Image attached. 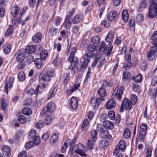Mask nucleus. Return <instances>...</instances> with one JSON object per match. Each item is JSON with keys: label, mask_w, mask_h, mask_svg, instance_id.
<instances>
[{"label": "nucleus", "mask_w": 157, "mask_h": 157, "mask_svg": "<svg viewBox=\"0 0 157 157\" xmlns=\"http://www.w3.org/2000/svg\"><path fill=\"white\" fill-rule=\"evenodd\" d=\"M124 89V86H123L120 87L117 86L115 88L111 98L106 104L105 106L107 109H112L116 106V102L114 98H116L118 101H120L123 95Z\"/></svg>", "instance_id": "obj_1"}, {"label": "nucleus", "mask_w": 157, "mask_h": 157, "mask_svg": "<svg viewBox=\"0 0 157 157\" xmlns=\"http://www.w3.org/2000/svg\"><path fill=\"white\" fill-rule=\"evenodd\" d=\"M153 46L151 47L147 53V59L149 61L153 60L157 55V39H151Z\"/></svg>", "instance_id": "obj_2"}, {"label": "nucleus", "mask_w": 157, "mask_h": 157, "mask_svg": "<svg viewBox=\"0 0 157 157\" xmlns=\"http://www.w3.org/2000/svg\"><path fill=\"white\" fill-rule=\"evenodd\" d=\"M71 149L72 152H74L82 156H86L85 147L82 144L79 143L78 145L73 146Z\"/></svg>", "instance_id": "obj_3"}, {"label": "nucleus", "mask_w": 157, "mask_h": 157, "mask_svg": "<svg viewBox=\"0 0 157 157\" xmlns=\"http://www.w3.org/2000/svg\"><path fill=\"white\" fill-rule=\"evenodd\" d=\"M140 129L138 134V138L141 142H143L145 136L147 134V131L148 128L147 124L143 123L140 127Z\"/></svg>", "instance_id": "obj_4"}, {"label": "nucleus", "mask_w": 157, "mask_h": 157, "mask_svg": "<svg viewBox=\"0 0 157 157\" xmlns=\"http://www.w3.org/2000/svg\"><path fill=\"white\" fill-rule=\"evenodd\" d=\"M90 59L88 58H85L83 61V63H77L75 64L76 67L77 69L79 71H83L87 68L88 63L90 62Z\"/></svg>", "instance_id": "obj_5"}, {"label": "nucleus", "mask_w": 157, "mask_h": 157, "mask_svg": "<svg viewBox=\"0 0 157 157\" xmlns=\"http://www.w3.org/2000/svg\"><path fill=\"white\" fill-rule=\"evenodd\" d=\"M105 101L104 98H97L93 97L90 100V105L94 109L98 108L100 103Z\"/></svg>", "instance_id": "obj_6"}, {"label": "nucleus", "mask_w": 157, "mask_h": 157, "mask_svg": "<svg viewBox=\"0 0 157 157\" xmlns=\"http://www.w3.org/2000/svg\"><path fill=\"white\" fill-rule=\"evenodd\" d=\"M132 105H133L132 104V103L129 99L125 98L122 102L120 109V111L123 112L124 110V108L128 110H130L131 109Z\"/></svg>", "instance_id": "obj_7"}, {"label": "nucleus", "mask_w": 157, "mask_h": 157, "mask_svg": "<svg viewBox=\"0 0 157 157\" xmlns=\"http://www.w3.org/2000/svg\"><path fill=\"white\" fill-rule=\"evenodd\" d=\"M157 14V5L155 4H151L150 6L148 17L151 18H154Z\"/></svg>", "instance_id": "obj_8"}, {"label": "nucleus", "mask_w": 157, "mask_h": 157, "mask_svg": "<svg viewBox=\"0 0 157 157\" xmlns=\"http://www.w3.org/2000/svg\"><path fill=\"white\" fill-rule=\"evenodd\" d=\"M27 7H24L21 10L20 14V17L19 18V23L23 25H25V21L28 20L29 18V16H27L25 19H23V17H22L23 14L26 13V11L27 10Z\"/></svg>", "instance_id": "obj_9"}, {"label": "nucleus", "mask_w": 157, "mask_h": 157, "mask_svg": "<svg viewBox=\"0 0 157 157\" xmlns=\"http://www.w3.org/2000/svg\"><path fill=\"white\" fill-rule=\"evenodd\" d=\"M71 53L69 57L68 60L72 65L73 63H76L78 61V59L76 57H75V54L76 52V48L74 47L71 49Z\"/></svg>", "instance_id": "obj_10"}, {"label": "nucleus", "mask_w": 157, "mask_h": 157, "mask_svg": "<svg viewBox=\"0 0 157 157\" xmlns=\"http://www.w3.org/2000/svg\"><path fill=\"white\" fill-rule=\"evenodd\" d=\"M114 32L113 31L111 30L109 31L105 38V41L109 43V45L111 46L112 44L113 40L114 38Z\"/></svg>", "instance_id": "obj_11"}, {"label": "nucleus", "mask_w": 157, "mask_h": 157, "mask_svg": "<svg viewBox=\"0 0 157 157\" xmlns=\"http://www.w3.org/2000/svg\"><path fill=\"white\" fill-rule=\"evenodd\" d=\"M25 55V52L24 49L21 50L17 54L16 58L17 61L19 63H22L24 60Z\"/></svg>", "instance_id": "obj_12"}, {"label": "nucleus", "mask_w": 157, "mask_h": 157, "mask_svg": "<svg viewBox=\"0 0 157 157\" xmlns=\"http://www.w3.org/2000/svg\"><path fill=\"white\" fill-rule=\"evenodd\" d=\"M14 81V78L13 77H10L8 82H7L5 85V91L6 94H8V89H11L12 86L13 82Z\"/></svg>", "instance_id": "obj_13"}, {"label": "nucleus", "mask_w": 157, "mask_h": 157, "mask_svg": "<svg viewBox=\"0 0 157 157\" xmlns=\"http://www.w3.org/2000/svg\"><path fill=\"white\" fill-rule=\"evenodd\" d=\"M70 107L73 109H76L78 106V101L77 99L75 97H72L70 102Z\"/></svg>", "instance_id": "obj_14"}, {"label": "nucleus", "mask_w": 157, "mask_h": 157, "mask_svg": "<svg viewBox=\"0 0 157 157\" xmlns=\"http://www.w3.org/2000/svg\"><path fill=\"white\" fill-rule=\"evenodd\" d=\"M2 152L5 157H9L10 155L11 149L8 146H4L2 148Z\"/></svg>", "instance_id": "obj_15"}, {"label": "nucleus", "mask_w": 157, "mask_h": 157, "mask_svg": "<svg viewBox=\"0 0 157 157\" xmlns=\"http://www.w3.org/2000/svg\"><path fill=\"white\" fill-rule=\"evenodd\" d=\"M131 74L128 71H124L123 74L122 81L125 82H129L130 79Z\"/></svg>", "instance_id": "obj_16"}, {"label": "nucleus", "mask_w": 157, "mask_h": 157, "mask_svg": "<svg viewBox=\"0 0 157 157\" xmlns=\"http://www.w3.org/2000/svg\"><path fill=\"white\" fill-rule=\"evenodd\" d=\"M84 18L82 14H79L76 15L72 19V22L73 24H77L78 23Z\"/></svg>", "instance_id": "obj_17"}, {"label": "nucleus", "mask_w": 157, "mask_h": 157, "mask_svg": "<svg viewBox=\"0 0 157 157\" xmlns=\"http://www.w3.org/2000/svg\"><path fill=\"white\" fill-rule=\"evenodd\" d=\"M90 121L87 119H86L83 122L82 126V130L84 132H86L88 129L89 126Z\"/></svg>", "instance_id": "obj_18"}, {"label": "nucleus", "mask_w": 157, "mask_h": 157, "mask_svg": "<svg viewBox=\"0 0 157 157\" xmlns=\"http://www.w3.org/2000/svg\"><path fill=\"white\" fill-rule=\"evenodd\" d=\"M56 108L55 104L52 102H49L47 105V110L48 112H53Z\"/></svg>", "instance_id": "obj_19"}, {"label": "nucleus", "mask_w": 157, "mask_h": 157, "mask_svg": "<svg viewBox=\"0 0 157 157\" xmlns=\"http://www.w3.org/2000/svg\"><path fill=\"white\" fill-rule=\"evenodd\" d=\"M20 10L19 7L17 6H13L11 10V13L13 17H16L19 13Z\"/></svg>", "instance_id": "obj_20"}, {"label": "nucleus", "mask_w": 157, "mask_h": 157, "mask_svg": "<svg viewBox=\"0 0 157 157\" xmlns=\"http://www.w3.org/2000/svg\"><path fill=\"white\" fill-rule=\"evenodd\" d=\"M117 14V13L116 11H111L108 14L107 18L108 20L110 21H113L116 18Z\"/></svg>", "instance_id": "obj_21"}, {"label": "nucleus", "mask_w": 157, "mask_h": 157, "mask_svg": "<svg viewBox=\"0 0 157 157\" xmlns=\"http://www.w3.org/2000/svg\"><path fill=\"white\" fill-rule=\"evenodd\" d=\"M98 50L100 52H106L107 50V47L106 46V44L104 41H101L100 43Z\"/></svg>", "instance_id": "obj_22"}, {"label": "nucleus", "mask_w": 157, "mask_h": 157, "mask_svg": "<svg viewBox=\"0 0 157 157\" xmlns=\"http://www.w3.org/2000/svg\"><path fill=\"white\" fill-rule=\"evenodd\" d=\"M63 63L62 58L58 56L54 59L53 64L55 66H59L62 65Z\"/></svg>", "instance_id": "obj_23"}, {"label": "nucleus", "mask_w": 157, "mask_h": 157, "mask_svg": "<svg viewBox=\"0 0 157 157\" xmlns=\"http://www.w3.org/2000/svg\"><path fill=\"white\" fill-rule=\"evenodd\" d=\"M54 118V116L52 114L49 115L45 117L44 119L45 124L46 125L50 124Z\"/></svg>", "instance_id": "obj_24"}, {"label": "nucleus", "mask_w": 157, "mask_h": 157, "mask_svg": "<svg viewBox=\"0 0 157 157\" xmlns=\"http://www.w3.org/2000/svg\"><path fill=\"white\" fill-rule=\"evenodd\" d=\"M36 49V46L34 45H29L26 46L25 51V53L32 54L34 52Z\"/></svg>", "instance_id": "obj_25"}, {"label": "nucleus", "mask_w": 157, "mask_h": 157, "mask_svg": "<svg viewBox=\"0 0 157 157\" xmlns=\"http://www.w3.org/2000/svg\"><path fill=\"white\" fill-rule=\"evenodd\" d=\"M72 25L71 21L67 18H66L62 25L65 29H67L71 28Z\"/></svg>", "instance_id": "obj_26"}, {"label": "nucleus", "mask_w": 157, "mask_h": 157, "mask_svg": "<svg viewBox=\"0 0 157 157\" xmlns=\"http://www.w3.org/2000/svg\"><path fill=\"white\" fill-rule=\"evenodd\" d=\"M97 93L98 95L101 98H104L107 95L105 90L102 87H100L99 88Z\"/></svg>", "instance_id": "obj_27"}, {"label": "nucleus", "mask_w": 157, "mask_h": 157, "mask_svg": "<svg viewBox=\"0 0 157 157\" xmlns=\"http://www.w3.org/2000/svg\"><path fill=\"white\" fill-rule=\"evenodd\" d=\"M42 38L41 34L39 33H37L33 36V40L34 42L37 43L41 41Z\"/></svg>", "instance_id": "obj_28"}, {"label": "nucleus", "mask_w": 157, "mask_h": 157, "mask_svg": "<svg viewBox=\"0 0 157 157\" xmlns=\"http://www.w3.org/2000/svg\"><path fill=\"white\" fill-rule=\"evenodd\" d=\"M59 139V136L57 133L53 134L51 136L50 143L52 145L55 144L58 141Z\"/></svg>", "instance_id": "obj_29"}, {"label": "nucleus", "mask_w": 157, "mask_h": 157, "mask_svg": "<svg viewBox=\"0 0 157 157\" xmlns=\"http://www.w3.org/2000/svg\"><path fill=\"white\" fill-rule=\"evenodd\" d=\"M100 136L104 138H107L110 139L112 138V136L109 133V131L106 129L101 133Z\"/></svg>", "instance_id": "obj_30"}, {"label": "nucleus", "mask_w": 157, "mask_h": 157, "mask_svg": "<svg viewBox=\"0 0 157 157\" xmlns=\"http://www.w3.org/2000/svg\"><path fill=\"white\" fill-rule=\"evenodd\" d=\"M44 70L46 71V74L50 76V77H52L53 76L54 71L52 68L48 67L47 66L45 68Z\"/></svg>", "instance_id": "obj_31"}, {"label": "nucleus", "mask_w": 157, "mask_h": 157, "mask_svg": "<svg viewBox=\"0 0 157 157\" xmlns=\"http://www.w3.org/2000/svg\"><path fill=\"white\" fill-rule=\"evenodd\" d=\"M104 125L105 128H107L109 129H111L113 128L114 125L112 122L107 121H105L104 122Z\"/></svg>", "instance_id": "obj_32"}, {"label": "nucleus", "mask_w": 157, "mask_h": 157, "mask_svg": "<svg viewBox=\"0 0 157 157\" xmlns=\"http://www.w3.org/2000/svg\"><path fill=\"white\" fill-rule=\"evenodd\" d=\"M58 29L54 27H51L49 30V34L51 36L56 35L58 32Z\"/></svg>", "instance_id": "obj_33"}, {"label": "nucleus", "mask_w": 157, "mask_h": 157, "mask_svg": "<svg viewBox=\"0 0 157 157\" xmlns=\"http://www.w3.org/2000/svg\"><path fill=\"white\" fill-rule=\"evenodd\" d=\"M116 147L119 148L121 151H123L125 150L126 147V143L123 140H121L119 143V145Z\"/></svg>", "instance_id": "obj_34"}, {"label": "nucleus", "mask_w": 157, "mask_h": 157, "mask_svg": "<svg viewBox=\"0 0 157 157\" xmlns=\"http://www.w3.org/2000/svg\"><path fill=\"white\" fill-rule=\"evenodd\" d=\"M122 19L125 21H128L129 18V14L127 10H123L122 14Z\"/></svg>", "instance_id": "obj_35"}, {"label": "nucleus", "mask_w": 157, "mask_h": 157, "mask_svg": "<svg viewBox=\"0 0 157 157\" xmlns=\"http://www.w3.org/2000/svg\"><path fill=\"white\" fill-rule=\"evenodd\" d=\"M101 57V55L100 53H97L96 54V57L91 64V66L92 67H94L96 66L97 63L99 61Z\"/></svg>", "instance_id": "obj_36"}, {"label": "nucleus", "mask_w": 157, "mask_h": 157, "mask_svg": "<svg viewBox=\"0 0 157 157\" xmlns=\"http://www.w3.org/2000/svg\"><path fill=\"white\" fill-rule=\"evenodd\" d=\"M34 63L38 69H40L42 66V59L40 58H37L34 61Z\"/></svg>", "instance_id": "obj_37"}, {"label": "nucleus", "mask_w": 157, "mask_h": 157, "mask_svg": "<svg viewBox=\"0 0 157 157\" xmlns=\"http://www.w3.org/2000/svg\"><path fill=\"white\" fill-rule=\"evenodd\" d=\"M131 133L130 131L128 128H126L124 130L123 136L126 139H128L130 136Z\"/></svg>", "instance_id": "obj_38"}, {"label": "nucleus", "mask_w": 157, "mask_h": 157, "mask_svg": "<svg viewBox=\"0 0 157 157\" xmlns=\"http://www.w3.org/2000/svg\"><path fill=\"white\" fill-rule=\"evenodd\" d=\"M62 21L61 18L59 17H56L54 19L53 21L55 25L57 26L60 25Z\"/></svg>", "instance_id": "obj_39"}, {"label": "nucleus", "mask_w": 157, "mask_h": 157, "mask_svg": "<svg viewBox=\"0 0 157 157\" xmlns=\"http://www.w3.org/2000/svg\"><path fill=\"white\" fill-rule=\"evenodd\" d=\"M91 136L89 139L92 140L93 141H96L97 138V132L95 130L92 131L91 132Z\"/></svg>", "instance_id": "obj_40"}, {"label": "nucleus", "mask_w": 157, "mask_h": 157, "mask_svg": "<svg viewBox=\"0 0 157 157\" xmlns=\"http://www.w3.org/2000/svg\"><path fill=\"white\" fill-rule=\"evenodd\" d=\"M13 30V26L11 25H10L5 34V36H9L12 33Z\"/></svg>", "instance_id": "obj_41"}, {"label": "nucleus", "mask_w": 157, "mask_h": 157, "mask_svg": "<svg viewBox=\"0 0 157 157\" xmlns=\"http://www.w3.org/2000/svg\"><path fill=\"white\" fill-rule=\"evenodd\" d=\"M100 38L99 37L97 36H94L91 39V41L92 43L94 44H98L100 41Z\"/></svg>", "instance_id": "obj_42"}, {"label": "nucleus", "mask_w": 157, "mask_h": 157, "mask_svg": "<svg viewBox=\"0 0 157 157\" xmlns=\"http://www.w3.org/2000/svg\"><path fill=\"white\" fill-rule=\"evenodd\" d=\"M69 69L70 71L69 72V75L71 76V77H73L75 73V68L74 65L72 66L71 65Z\"/></svg>", "instance_id": "obj_43"}, {"label": "nucleus", "mask_w": 157, "mask_h": 157, "mask_svg": "<svg viewBox=\"0 0 157 157\" xmlns=\"http://www.w3.org/2000/svg\"><path fill=\"white\" fill-rule=\"evenodd\" d=\"M11 50V45L8 44L5 47V48L3 49V51L5 54H7L10 52Z\"/></svg>", "instance_id": "obj_44"}, {"label": "nucleus", "mask_w": 157, "mask_h": 157, "mask_svg": "<svg viewBox=\"0 0 157 157\" xmlns=\"http://www.w3.org/2000/svg\"><path fill=\"white\" fill-rule=\"evenodd\" d=\"M105 128L104 124L103 125L101 124H98L97 126V130L99 132L102 133L104 131H105Z\"/></svg>", "instance_id": "obj_45"}, {"label": "nucleus", "mask_w": 157, "mask_h": 157, "mask_svg": "<svg viewBox=\"0 0 157 157\" xmlns=\"http://www.w3.org/2000/svg\"><path fill=\"white\" fill-rule=\"evenodd\" d=\"M22 112L25 115H29L32 113L31 110L28 107H25L23 109Z\"/></svg>", "instance_id": "obj_46"}, {"label": "nucleus", "mask_w": 157, "mask_h": 157, "mask_svg": "<svg viewBox=\"0 0 157 157\" xmlns=\"http://www.w3.org/2000/svg\"><path fill=\"white\" fill-rule=\"evenodd\" d=\"M108 116L109 119L112 120H114L115 119V114L113 110L109 111L108 112Z\"/></svg>", "instance_id": "obj_47"}, {"label": "nucleus", "mask_w": 157, "mask_h": 157, "mask_svg": "<svg viewBox=\"0 0 157 157\" xmlns=\"http://www.w3.org/2000/svg\"><path fill=\"white\" fill-rule=\"evenodd\" d=\"M96 141H93L92 140L89 139L88 141L87 145L88 148L91 149L93 148L94 146V143Z\"/></svg>", "instance_id": "obj_48"}, {"label": "nucleus", "mask_w": 157, "mask_h": 157, "mask_svg": "<svg viewBox=\"0 0 157 157\" xmlns=\"http://www.w3.org/2000/svg\"><path fill=\"white\" fill-rule=\"evenodd\" d=\"M137 100V98L136 95L135 94H132L131 96V99L130 101L132 103V104L135 105Z\"/></svg>", "instance_id": "obj_49"}, {"label": "nucleus", "mask_w": 157, "mask_h": 157, "mask_svg": "<svg viewBox=\"0 0 157 157\" xmlns=\"http://www.w3.org/2000/svg\"><path fill=\"white\" fill-rule=\"evenodd\" d=\"M51 77H50V76L45 74L43 75L41 79L43 81L48 82L51 80Z\"/></svg>", "instance_id": "obj_50"}, {"label": "nucleus", "mask_w": 157, "mask_h": 157, "mask_svg": "<svg viewBox=\"0 0 157 157\" xmlns=\"http://www.w3.org/2000/svg\"><path fill=\"white\" fill-rule=\"evenodd\" d=\"M36 131L35 129H32L29 132V136L32 139L36 136Z\"/></svg>", "instance_id": "obj_51"}, {"label": "nucleus", "mask_w": 157, "mask_h": 157, "mask_svg": "<svg viewBox=\"0 0 157 157\" xmlns=\"http://www.w3.org/2000/svg\"><path fill=\"white\" fill-rule=\"evenodd\" d=\"M108 145V142L106 140L101 141L99 143V147L101 148H103L105 147H106Z\"/></svg>", "instance_id": "obj_52"}, {"label": "nucleus", "mask_w": 157, "mask_h": 157, "mask_svg": "<svg viewBox=\"0 0 157 157\" xmlns=\"http://www.w3.org/2000/svg\"><path fill=\"white\" fill-rule=\"evenodd\" d=\"M18 77L20 81H24L25 78V75L24 72L23 71L20 72L18 74Z\"/></svg>", "instance_id": "obj_53"}, {"label": "nucleus", "mask_w": 157, "mask_h": 157, "mask_svg": "<svg viewBox=\"0 0 157 157\" xmlns=\"http://www.w3.org/2000/svg\"><path fill=\"white\" fill-rule=\"evenodd\" d=\"M34 145V143L33 141H29L25 144V147L26 149H28L33 147Z\"/></svg>", "instance_id": "obj_54"}, {"label": "nucleus", "mask_w": 157, "mask_h": 157, "mask_svg": "<svg viewBox=\"0 0 157 157\" xmlns=\"http://www.w3.org/2000/svg\"><path fill=\"white\" fill-rule=\"evenodd\" d=\"M133 79L136 83L140 82L142 81V76L141 74H140L134 77Z\"/></svg>", "instance_id": "obj_55"}, {"label": "nucleus", "mask_w": 157, "mask_h": 157, "mask_svg": "<svg viewBox=\"0 0 157 157\" xmlns=\"http://www.w3.org/2000/svg\"><path fill=\"white\" fill-rule=\"evenodd\" d=\"M8 103L6 102V100L2 99V101L1 107L2 110H5L8 106Z\"/></svg>", "instance_id": "obj_56"}, {"label": "nucleus", "mask_w": 157, "mask_h": 157, "mask_svg": "<svg viewBox=\"0 0 157 157\" xmlns=\"http://www.w3.org/2000/svg\"><path fill=\"white\" fill-rule=\"evenodd\" d=\"M48 52L46 51H42L40 54V59H44L47 56Z\"/></svg>", "instance_id": "obj_57"}, {"label": "nucleus", "mask_w": 157, "mask_h": 157, "mask_svg": "<svg viewBox=\"0 0 157 157\" xmlns=\"http://www.w3.org/2000/svg\"><path fill=\"white\" fill-rule=\"evenodd\" d=\"M136 19L138 22L140 23L142 22L144 19L143 15L142 14H138L136 17Z\"/></svg>", "instance_id": "obj_58"}, {"label": "nucleus", "mask_w": 157, "mask_h": 157, "mask_svg": "<svg viewBox=\"0 0 157 157\" xmlns=\"http://www.w3.org/2000/svg\"><path fill=\"white\" fill-rule=\"evenodd\" d=\"M32 139L33 140V142H34V144L38 145L40 143V138L39 136H36Z\"/></svg>", "instance_id": "obj_59"}, {"label": "nucleus", "mask_w": 157, "mask_h": 157, "mask_svg": "<svg viewBox=\"0 0 157 157\" xmlns=\"http://www.w3.org/2000/svg\"><path fill=\"white\" fill-rule=\"evenodd\" d=\"M101 86L104 87H107V86H110L111 85L106 80H103L101 81Z\"/></svg>", "instance_id": "obj_60"}, {"label": "nucleus", "mask_w": 157, "mask_h": 157, "mask_svg": "<svg viewBox=\"0 0 157 157\" xmlns=\"http://www.w3.org/2000/svg\"><path fill=\"white\" fill-rule=\"evenodd\" d=\"M141 69L143 71H145L147 68V63L145 61L143 62L140 65Z\"/></svg>", "instance_id": "obj_61"}, {"label": "nucleus", "mask_w": 157, "mask_h": 157, "mask_svg": "<svg viewBox=\"0 0 157 157\" xmlns=\"http://www.w3.org/2000/svg\"><path fill=\"white\" fill-rule=\"evenodd\" d=\"M68 32L65 30H63L60 32V36L62 38H66L68 36Z\"/></svg>", "instance_id": "obj_62"}, {"label": "nucleus", "mask_w": 157, "mask_h": 157, "mask_svg": "<svg viewBox=\"0 0 157 157\" xmlns=\"http://www.w3.org/2000/svg\"><path fill=\"white\" fill-rule=\"evenodd\" d=\"M91 73V68L90 67H88V70L87 72L86 73V76L85 78V79L84 80V82L85 83L87 82V80H88Z\"/></svg>", "instance_id": "obj_63"}, {"label": "nucleus", "mask_w": 157, "mask_h": 157, "mask_svg": "<svg viewBox=\"0 0 157 157\" xmlns=\"http://www.w3.org/2000/svg\"><path fill=\"white\" fill-rule=\"evenodd\" d=\"M69 143V142L68 140H67L65 142L63 146L61 149V151L62 153H63L65 151Z\"/></svg>", "instance_id": "obj_64"}]
</instances>
